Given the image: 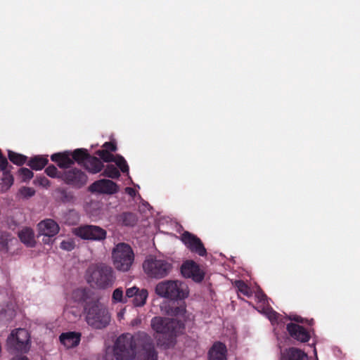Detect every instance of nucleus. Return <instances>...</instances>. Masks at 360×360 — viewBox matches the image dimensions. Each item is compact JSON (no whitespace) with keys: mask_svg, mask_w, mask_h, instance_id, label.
<instances>
[{"mask_svg":"<svg viewBox=\"0 0 360 360\" xmlns=\"http://www.w3.org/2000/svg\"><path fill=\"white\" fill-rule=\"evenodd\" d=\"M289 319L290 320H293V321H295L296 322H302L303 321V319L301 317L298 316H290Z\"/></svg>","mask_w":360,"mask_h":360,"instance_id":"43","label":"nucleus"},{"mask_svg":"<svg viewBox=\"0 0 360 360\" xmlns=\"http://www.w3.org/2000/svg\"><path fill=\"white\" fill-rule=\"evenodd\" d=\"M8 155L10 160L16 165H22L26 161V157L19 153L8 150Z\"/></svg>","mask_w":360,"mask_h":360,"instance_id":"30","label":"nucleus"},{"mask_svg":"<svg viewBox=\"0 0 360 360\" xmlns=\"http://www.w3.org/2000/svg\"><path fill=\"white\" fill-rule=\"evenodd\" d=\"M81 336L79 332L68 331L61 333L59 336V340L65 348L71 349L79 345Z\"/></svg>","mask_w":360,"mask_h":360,"instance_id":"18","label":"nucleus"},{"mask_svg":"<svg viewBox=\"0 0 360 360\" xmlns=\"http://www.w3.org/2000/svg\"><path fill=\"white\" fill-rule=\"evenodd\" d=\"M126 297L132 298V304L135 307H143L146 304L148 297V291L145 288L136 286L129 288L126 290Z\"/></svg>","mask_w":360,"mask_h":360,"instance_id":"15","label":"nucleus"},{"mask_svg":"<svg viewBox=\"0 0 360 360\" xmlns=\"http://www.w3.org/2000/svg\"><path fill=\"white\" fill-rule=\"evenodd\" d=\"M75 245L72 240H63L60 243V248L63 250L70 251L74 249Z\"/></svg>","mask_w":360,"mask_h":360,"instance_id":"37","label":"nucleus"},{"mask_svg":"<svg viewBox=\"0 0 360 360\" xmlns=\"http://www.w3.org/2000/svg\"><path fill=\"white\" fill-rule=\"evenodd\" d=\"M120 221L124 226H132L135 223L136 219L133 214L127 213L120 217Z\"/></svg>","mask_w":360,"mask_h":360,"instance_id":"33","label":"nucleus"},{"mask_svg":"<svg viewBox=\"0 0 360 360\" xmlns=\"http://www.w3.org/2000/svg\"><path fill=\"white\" fill-rule=\"evenodd\" d=\"M186 305L185 303L172 307L167 314L170 316H175L177 318L185 319L186 318Z\"/></svg>","mask_w":360,"mask_h":360,"instance_id":"27","label":"nucleus"},{"mask_svg":"<svg viewBox=\"0 0 360 360\" xmlns=\"http://www.w3.org/2000/svg\"><path fill=\"white\" fill-rule=\"evenodd\" d=\"M84 165L86 169L93 174L99 172L103 168L102 162L96 158H86Z\"/></svg>","mask_w":360,"mask_h":360,"instance_id":"25","label":"nucleus"},{"mask_svg":"<svg viewBox=\"0 0 360 360\" xmlns=\"http://www.w3.org/2000/svg\"><path fill=\"white\" fill-rule=\"evenodd\" d=\"M112 257L115 269L124 272L130 269L134 260L132 249L125 243L117 244L114 248Z\"/></svg>","mask_w":360,"mask_h":360,"instance_id":"5","label":"nucleus"},{"mask_svg":"<svg viewBox=\"0 0 360 360\" xmlns=\"http://www.w3.org/2000/svg\"><path fill=\"white\" fill-rule=\"evenodd\" d=\"M105 149L97 151L98 155L106 162H114L122 172H128L129 167L124 158L120 155H113L108 150L115 151L116 145L113 142H105Z\"/></svg>","mask_w":360,"mask_h":360,"instance_id":"9","label":"nucleus"},{"mask_svg":"<svg viewBox=\"0 0 360 360\" xmlns=\"http://www.w3.org/2000/svg\"><path fill=\"white\" fill-rule=\"evenodd\" d=\"M46 173L48 176L51 177H56L57 176L58 170L57 168L55 166H49L46 170Z\"/></svg>","mask_w":360,"mask_h":360,"instance_id":"38","label":"nucleus"},{"mask_svg":"<svg viewBox=\"0 0 360 360\" xmlns=\"http://www.w3.org/2000/svg\"><path fill=\"white\" fill-rule=\"evenodd\" d=\"M181 240L185 245L192 252L198 254L200 256L206 255V250L200 240L188 232H185L181 236Z\"/></svg>","mask_w":360,"mask_h":360,"instance_id":"14","label":"nucleus"},{"mask_svg":"<svg viewBox=\"0 0 360 360\" xmlns=\"http://www.w3.org/2000/svg\"><path fill=\"white\" fill-rule=\"evenodd\" d=\"M7 245V239L0 240V251L3 250Z\"/></svg>","mask_w":360,"mask_h":360,"instance_id":"42","label":"nucleus"},{"mask_svg":"<svg viewBox=\"0 0 360 360\" xmlns=\"http://www.w3.org/2000/svg\"><path fill=\"white\" fill-rule=\"evenodd\" d=\"M18 236L20 240L27 246L33 247L36 243L34 233L33 231L29 228L23 229L19 232Z\"/></svg>","mask_w":360,"mask_h":360,"instance_id":"24","label":"nucleus"},{"mask_svg":"<svg viewBox=\"0 0 360 360\" xmlns=\"http://www.w3.org/2000/svg\"><path fill=\"white\" fill-rule=\"evenodd\" d=\"M87 297V291L84 288L74 290L67 299V304L65 310L67 313L72 314L75 318L79 317V310L77 305L84 302Z\"/></svg>","mask_w":360,"mask_h":360,"instance_id":"11","label":"nucleus"},{"mask_svg":"<svg viewBox=\"0 0 360 360\" xmlns=\"http://www.w3.org/2000/svg\"><path fill=\"white\" fill-rule=\"evenodd\" d=\"M264 313L271 322L273 326L276 324L279 327H283L286 318H283L281 315H279L271 309H266Z\"/></svg>","mask_w":360,"mask_h":360,"instance_id":"26","label":"nucleus"},{"mask_svg":"<svg viewBox=\"0 0 360 360\" xmlns=\"http://www.w3.org/2000/svg\"><path fill=\"white\" fill-rule=\"evenodd\" d=\"M30 334L25 328L13 330L6 340L8 349L13 352H27L30 347Z\"/></svg>","mask_w":360,"mask_h":360,"instance_id":"7","label":"nucleus"},{"mask_svg":"<svg viewBox=\"0 0 360 360\" xmlns=\"http://www.w3.org/2000/svg\"><path fill=\"white\" fill-rule=\"evenodd\" d=\"M174 325H176L174 319L160 316H155L150 321L151 328L155 333L168 338L175 335Z\"/></svg>","mask_w":360,"mask_h":360,"instance_id":"8","label":"nucleus"},{"mask_svg":"<svg viewBox=\"0 0 360 360\" xmlns=\"http://www.w3.org/2000/svg\"><path fill=\"white\" fill-rule=\"evenodd\" d=\"M71 154L69 152L61 153H55L51 155V160L56 162L61 168L69 167L72 163L73 160L70 158Z\"/></svg>","mask_w":360,"mask_h":360,"instance_id":"23","label":"nucleus"},{"mask_svg":"<svg viewBox=\"0 0 360 360\" xmlns=\"http://www.w3.org/2000/svg\"><path fill=\"white\" fill-rule=\"evenodd\" d=\"M158 345H164V343H162V342H158Z\"/></svg>","mask_w":360,"mask_h":360,"instance_id":"49","label":"nucleus"},{"mask_svg":"<svg viewBox=\"0 0 360 360\" xmlns=\"http://www.w3.org/2000/svg\"><path fill=\"white\" fill-rule=\"evenodd\" d=\"M143 269L148 276L155 278H162L169 274L171 265L160 257L150 255L143 262Z\"/></svg>","mask_w":360,"mask_h":360,"instance_id":"6","label":"nucleus"},{"mask_svg":"<svg viewBox=\"0 0 360 360\" xmlns=\"http://www.w3.org/2000/svg\"><path fill=\"white\" fill-rule=\"evenodd\" d=\"M39 234L44 236L43 242L49 244L51 238L59 232L58 224L53 219H47L38 224Z\"/></svg>","mask_w":360,"mask_h":360,"instance_id":"12","label":"nucleus"},{"mask_svg":"<svg viewBox=\"0 0 360 360\" xmlns=\"http://www.w3.org/2000/svg\"><path fill=\"white\" fill-rule=\"evenodd\" d=\"M314 354H315L316 357H317V354H316V348H314Z\"/></svg>","mask_w":360,"mask_h":360,"instance_id":"48","label":"nucleus"},{"mask_svg":"<svg viewBox=\"0 0 360 360\" xmlns=\"http://www.w3.org/2000/svg\"><path fill=\"white\" fill-rule=\"evenodd\" d=\"M34 193V190L30 187H23L19 190V195L23 198H29L33 196Z\"/></svg>","mask_w":360,"mask_h":360,"instance_id":"35","label":"nucleus"},{"mask_svg":"<svg viewBox=\"0 0 360 360\" xmlns=\"http://www.w3.org/2000/svg\"><path fill=\"white\" fill-rule=\"evenodd\" d=\"M118 186L111 180L101 179L95 181L89 186L92 193L114 194L118 191Z\"/></svg>","mask_w":360,"mask_h":360,"instance_id":"13","label":"nucleus"},{"mask_svg":"<svg viewBox=\"0 0 360 360\" xmlns=\"http://www.w3.org/2000/svg\"><path fill=\"white\" fill-rule=\"evenodd\" d=\"M287 330L292 338L300 342H306L310 338L309 333L302 326L296 323L288 324Z\"/></svg>","mask_w":360,"mask_h":360,"instance_id":"19","label":"nucleus"},{"mask_svg":"<svg viewBox=\"0 0 360 360\" xmlns=\"http://www.w3.org/2000/svg\"><path fill=\"white\" fill-rule=\"evenodd\" d=\"M72 158L77 162H82L87 158L86 150L84 149H77L72 154H71Z\"/></svg>","mask_w":360,"mask_h":360,"instance_id":"34","label":"nucleus"},{"mask_svg":"<svg viewBox=\"0 0 360 360\" xmlns=\"http://www.w3.org/2000/svg\"><path fill=\"white\" fill-rule=\"evenodd\" d=\"M84 316L86 323L95 329L105 328L111 321L107 307L98 300L86 303Z\"/></svg>","mask_w":360,"mask_h":360,"instance_id":"2","label":"nucleus"},{"mask_svg":"<svg viewBox=\"0 0 360 360\" xmlns=\"http://www.w3.org/2000/svg\"><path fill=\"white\" fill-rule=\"evenodd\" d=\"M125 192L131 197L136 195V191L134 188L127 187L125 188Z\"/></svg>","mask_w":360,"mask_h":360,"instance_id":"40","label":"nucleus"},{"mask_svg":"<svg viewBox=\"0 0 360 360\" xmlns=\"http://www.w3.org/2000/svg\"><path fill=\"white\" fill-rule=\"evenodd\" d=\"M140 323V320L139 319H136L135 320L134 322H133V324H138Z\"/></svg>","mask_w":360,"mask_h":360,"instance_id":"47","label":"nucleus"},{"mask_svg":"<svg viewBox=\"0 0 360 360\" xmlns=\"http://www.w3.org/2000/svg\"><path fill=\"white\" fill-rule=\"evenodd\" d=\"M103 175L111 179H117L120 176V174L117 167L112 165H108L104 169Z\"/></svg>","mask_w":360,"mask_h":360,"instance_id":"29","label":"nucleus"},{"mask_svg":"<svg viewBox=\"0 0 360 360\" xmlns=\"http://www.w3.org/2000/svg\"><path fill=\"white\" fill-rule=\"evenodd\" d=\"M257 297H258V298H259L260 300H262L265 296H264V295L263 293H262L261 292H259L257 293Z\"/></svg>","mask_w":360,"mask_h":360,"instance_id":"46","label":"nucleus"},{"mask_svg":"<svg viewBox=\"0 0 360 360\" xmlns=\"http://www.w3.org/2000/svg\"><path fill=\"white\" fill-rule=\"evenodd\" d=\"M281 360H308V356L301 349L292 347L282 353Z\"/></svg>","mask_w":360,"mask_h":360,"instance_id":"22","label":"nucleus"},{"mask_svg":"<svg viewBox=\"0 0 360 360\" xmlns=\"http://www.w3.org/2000/svg\"><path fill=\"white\" fill-rule=\"evenodd\" d=\"M72 233L84 240H103L106 238V231L102 228L86 225L77 227L72 229Z\"/></svg>","mask_w":360,"mask_h":360,"instance_id":"10","label":"nucleus"},{"mask_svg":"<svg viewBox=\"0 0 360 360\" xmlns=\"http://www.w3.org/2000/svg\"><path fill=\"white\" fill-rule=\"evenodd\" d=\"M4 181L7 182L9 186L12 185L13 182V177L11 175H6L4 178Z\"/></svg>","mask_w":360,"mask_h":360,"instance_id":"41","label":"nucleus"},{"mask_svg":"<svg viewBox=\"0 0 360 360\" xmlns=\"http://www.w3.org/2000/svg\"><path fill=\"white\" fill-rule=\"evenodd\" d=\"M157 353L150 345H146L136 349V356L134 360H157Z\"/></svg>","mask_w":360,"mask_h":360,"instance_id":"20","label":"nucleus"},{"mask_svg":"<svg viewBox=\"0 0 360 360\" xmlns=\"http://www.w3.org/2000/svg\"><path fill=\"white\" fill-rule=\"evenodd\" d=\"M11 360H30L27 356H16L13 358Z\"/></svg>","mask_w":360,"mask_h":360,"instance_id":"45","label":"nucleus"},{"mask_svg":"<svg viewBox=\"0 0 360 360\" xmlns=\"http://www.w3.org/2000/svg\"><path fill=\"white\" fill-rule=\"evenodd\" d=\"M125 314V309H121L118 313H117V317L120 320H121L122 319H123L124 317V315Z\"/></svg>","mask_w":360,"mask_h":360,"instance_id":"44","label":"nucleus"},{"mask_svg":"<svg viewBox=\"0 0 360 360\" xmlns=\"http://www.w3.org/2000/svg\"><path fill=\"white\" fill-rule=\"evenodd\" d=\"M86 278L88 283L105 289L113 285L116 277L110 266L101 264L90 266L86 271Z\"/></svg>","mask_w":360,"mask_h":360,"instance_id":"4","label":"nucleus"},{"mask_svg":"<svg viewBox=\"0 0 360 360\" xmlns=\"http://www.w3.org/2000/svg\"><path fill=\"white\" fill-rule=\"evenodd\" d=\"M181 274L186 278L200 282L204 278V272L193 261H187L181 266Z\"/></svg>","mask_w":360,"mask_h":360,"instance_id":"16","label":"nucleus"},{"mask_svg":"<svg viewBox=\"0 0 360 360\" xmlns=\"http://www.w3.org/2000/svg\"><path fill=\"white\" fill-rule=\"evenodd\" d=\"M19 174L23 181H27L33 177V172L27 168H21Z\"/></svg>","mask_w":360,"mask_h":360,"instance_id":"36","label":"nucleus"},{"mask_svg":"<svg viewBox=\"0 0 360 360\" xmlns=\"http://www.w3.org/2000/svg\"><path fill=\"white\" fill-rule=\"evenodd\" d=\"M7 160L3 156H0V168L1 169H5L6 165H7Z\"/></svg>","mask_w":360,"mask_h":360,"instance_id":"39","label":"nucleus"},{"mask_svg":"<svg viewBox=\"0 0 360 360\" xmlns=\"http://www.w3.org/2000/svg\"><path fill=\"white\" fill-rule=\"evenodd\" d=\"M209 360H227L226 345L221 342H215L210 349Z\"/></svg>","mask_w":360,"mask_h":360,"instance_id":"21","label":"nucleus"},{"mask_svg":"<svg viewBox=\"0 0 360 360\" xmlns=\"http://www.w3.org/2000/svg\"><path fill=\"white\" fill-rule=\"evenodd\" d=\"M156 295L171 300L182 301L189 297L190 290L186 283L179 280H166L157 283Z\"/></svg>","mask_w":360,"mask_h":360,"instance_id":"3","label":"nucleus"},{"mask_svg":"<svg viewBox=\"0 0 360 360\" xmlns=\"http://www.w3.org/2000/svg\"><path fill=\"white\" fill-rule=\"evenodd\" d=\"M112 301L113 303L127 302V300L124 297V291L122 288H117L112 292Z\"/></svg>","mask_w":360,"mask_h":360,"instance_id":"32","label":"nucleus"},{"mask_svg":"<svg viewBox=\"0 0 360 360\" xmlns=\"http://www.w3.org/2000/svg\"><path fill=\"white\" fill-rule=\"evenodd\" d=\"M63 179L68 184L80 187L86 184L87 176L84 172L79 170L72 169L64 174Z\"/></svg>","mask_w":360,"mask_h":360,"instance_id":"17","label":"nucleus"},{"mask_svg":"<svg viewBox=\"0 0 360 360\" xmlns=\"http://www.w3.org/2000/svg\"><path fill=\"white\" fill-rule=\"evenodd\" d=\"M47 162L46 157L36 156L30 161L29 165L35 170H40L45 167Z\"/></svg>","mask_w":360,"mask_h":360,"instance_id":"28","label":"nucleus"},{"mask_svg":"<svg viewBox=\"0 0 360 360\" xmlns=\"http://www.w3.org/2000/svg\"><path fill=\"white\" fill-rule=\"evenodd\" d=\"M136 344L131 334L120 335L112 346L106 347L105 360H134L136 356Z\"/></svg>","mask_w":360,"mask_h":360,"instance_id":"1","label":"nucleus"},{"mask_svg":"<svg viewBox=\"0 0 360 360\" xmlns=\"http://www.w3.org/2000/svg\"><path fill=\"white\" fill-rule=\"evenodd\" d=\"M235 285L238 290L243 295L250 297L252 294V290L242 281H236Z\"/></svg>","mask_w":360,"mask_h":360,"instance_id":"31","label":"nucleus"}]
</instances>
